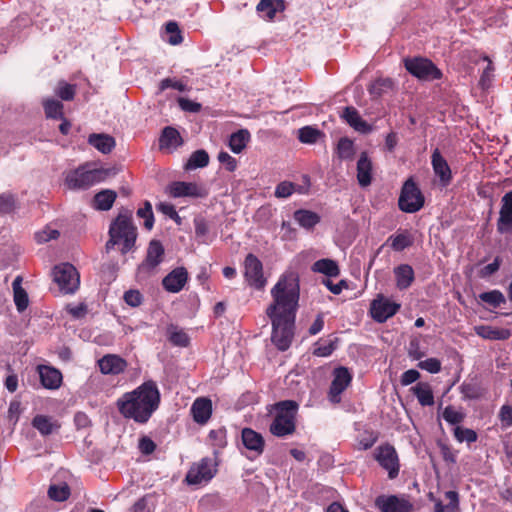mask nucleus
I'll list each match as a JSON object with an SVG mask.
<instances>
[{
    "label": "nucleus",
    "mask_w": 512,
    "mask_h": 512,
    "mask_svg": "<svg viewBox=\"0 0 512 512\" xmlns=\"http://www.w3.org/2000/svg\"><path fill=\"white\" fill-rule=\"evenodd\" d=\"M169 340L177 346L185 347L189 343L188 335L180 328L170 325L167 329Z\"/></svg>",
    "instance_id": "c03bdc74"
},
{
    "label": "nucleus",
    "mask_w": 512,
    "mask_h": 512,
    "mask_svg": "<svg viewBox=\"0 0 512 512\" xmlns=\"http://www.w3.org/2000/svg\"><path fill=\"white\" fill-rule=\"evenodd\" d=\"M411 390L422 406H431L434 404L433 392L428 383L420 382L412 387Z\"/></svg>",
    "instance_id": "f704fd0d"
},
{
    "label": "nucleus",
    "mask_w": 512,
    "mask_h": 512,
    "mask_svg": "<svg viewBox=\"0 0 512 512\" xmlns=\"http://www.w3.org/2000/svg\"><path fill=\"white\" fill-rule=\"evenodd\" d=\"M53 279L59 286V289L65 294L74 293L80 284L79 273L76 268L69 263H62L55 266Z\"/></svg>",
    "instance_id": "423d86ee"
},
{
    "label": "nucleus",
    "mask_w": 512,
    "mask_h": 512,
    "mask_svg": "<svg viewBox=\"0 0 512 512\" xmlns=\"http://www.w3.org/2000/svg\"><path fill=\"white\" fill-rule=\"evenodd\" d=\"M142 300V294L138 290H129L124 294V301L131 307L139 306Z\"/></svg>",
    "instance_id": "13d9d810"
},
{
    "label": "nucleus",
    "mask_w": 512,
    "mask_h": 512,
    "mask_svg": "<svg viewBox=\"0 0 512 512\" xmlns=\"http://www.w3.org/2000/svg\"><path fill=\"white\" fill-rule=\"evenodd\" d=\"M399 309L400 304L378 295L370 305V314L375 321L383 323L394 316Z\"/></svg>",
    "instance_id": "9b49d317"
},
{
    "label": "nucleus",
    "mask_w": 512,
    "mask_h": 512,
    "mask_svg": "<svg viewBox=\"0 0 512 512\" xmlns=\"http://www.w3.org/2000/svg\"><path fill=\"white\" fill-rule=\"evenodd\" d=\"M241 439L244 447L254 456L263 453L265 441L262 435L251 428H244L241 432Z\"/></svg>",
    "instance_id": "6ab92c4d"
},
{
    "label": "nucleus",
    "mask_w": 512,
    "mask_h": 512,
    "mask_svg": "<svg viewBox=\"0 0 512 512\" xmlns=\"http://www.w3.org/2000/svg\"><path fill=\"white\" fill-rule=\"evenodd\" d=\"M88 143L103 154L110 153L115 147V139L104 133H93L89 135Z\"/></svg>",
    "instance_id": "cd10ccee"
},
{
    "label": "nucleus",
    "mask_w": 512,
    "mask_h": 512,
    "mask_svg": "<svg viewBox=\"0 0 512 512\" xmlns=\"http://www.w3.org/2000/svg\"><path fill=\"white\" fill-rule=\"evenodd\" d=\"M116 171L111 168L95 167L92 164H85L68 172L65 184L70 189H87L95 184L105 181L114 176Z\"/></svg>",
    "instance_id": "20e7f679"
},
{
    "label": "nucleus",
    "mask_w": 512,
    "mask_h": 512,
    "mask_svg": "<svg viewBox=\"0 0 512 512\" xmlns=\"http://www.w3.org/2000/svg\"><path fill=\"white\" fill-rule=\"evenodd\" d=\"M245 278L250 286L261 289L265 285L263 268L260 260L253 254H248L244 261Z\"/></svg>",
    "instance_id": "f8f14e48"
},
{
    "label": "nucleus",
    "mask_w": 512,
    "mask_h": 512,
    "mask_svg": "<svg viewBox=\"0 0 512 512\" xmlns=\"http://www.w3.org/2000/svg\"><path fill=\"white\" fill-rule=\"evenodd\" d=\"M43 107L47 118H63V104L60 101L52 98H45L43 100Z\"/></svg>",
    "instance_id": "ea45409f"
},
{
    "label": "nucleus",
    "mask_w": 512,
    "mask_h": 512,
    "mask_svg": "<svg viewBox=\"0 0 512 512\" xmlns=\"http://www.w3.org/2000/svg\"><path fill=\"white\" fill-rule=\"evenodd\" d=\"M375 506L381 512H411L412 505L405 498L395 495H381L375 500Z\"/></svg>",
    "instance_id": "ddd939ff"
},
{
    "label": "nucleus",
    "mask_w": 512,
    "mask_h": 512,
    "mask_svg": "<svg viewBox=\"0 0 512 512\" xmlns=\"http://www.w3.org/2000/svg\"><path fill=\"white\" fill-rule=\"evenodd\" d=\"M160 88H161V90H165L167 88H174V89H177L179 91H184L185 90V85L182 82H180V81H176V80H172V79L166 78V79L161 81Z\"/></svg>",
    "instance_id": "338daca9"
},
{
    "label": "nucleus",
    "mask_w": 512,
    "mask_h": 512,
    "mask_svg": "<svg viewBox=\"0 0 512 512\" xmlns=\"http://www.w3.org/2000/svg\"><path fill=\"white\" fill-rule=\"evenodd\" d=\"M474 332L485 340L504 341L511 337L512 333L509 329L494 327L491 325L474 326Z\"/></svg>",
    "instance_id": "412c9836"
},
{
    "label": "nucleus",
    "mask_w": 512,
    "mask_h": 512,
    "mask_svg": "<svg viewBox=\"0 0 512 512\" xmlns=\"http://www.w3.org/2000/svg\"><path fill=\"white\" fill-rule=\"evenodd\" d=\"M164 248L163 245L153 240L149 243L145 260L138 267V276L146 277L156 272L157 267L163 261Z\"/></svg>",
    "instance_id": "9d476101"
},
{
    "label": "nucleus",
    "mask_w": 512,
    "mask_h": 512,
    "mask_svg": "<svg viewBox=\"0 0 512 512\" xmlns=\"http://www.w3.org/2000/svg\"><path fill=\"white\" fill-rule=\"evenodd\" d=\"M216 465L210 458H204L189 469L186 480L189 484L200 485L210 481L216 474Z\"/></svg>",
    "instance_id": "1a4fd4ad"
},
{
    "label": "nucleus",
    "mask_w": 512,
    "mask_h": 512,
    "mask_svg": "<svg viewBox=\"0 0 512 512\" xmlns=\"http://www.w3.org/2000/svg\"><path fill=\"white\" fill-rule=\"evenodd\" d=\"M376 459L379 464L388 471L390 478H394L398 475V456L392 446L386 445L379 447L376 451Z\"/></svg>",
    "instance_id": "4468645a"
},
{
    "label": "nucleus",
    "mask_w": 512,
    "mask_h": 512,
    "mask_svg": "<svg viewBox=\"0 0 512 512\" xmlns=\"http://www.w3.org/2000/svg\"><path fill=\"white\" fill-rule=\"evenodd\" d=\"M32 425L43 436L57 432L60 427L56 420L46 415H36L33 418Z\"/></svg>",
    "instance_id": "c85d7f7f"
},
{
    "label": "nucleus",
    "mask_w": 512,
    "mask_h": 512,
    "mask_svg": "<svg viewBox=\"0 0 512 512\" xmlns=\"http://www.w3.org/2000/svg\"><path fill=\"white\" fill-rule=\"evenodd\" d=\"M335 347L331 341L318 342L315 345L313 354L318 357H327L331 355Z\"/></svg>",
    "instance_id": "5fc2aeb1"
},
{
    "label": "nucleus",
    "mask_w": 512,
    "mask_h": 512,
    "mask_svg": "<svg viewBox=\"0 0 512 512\" xmlns=\"http://www.w3.org/2000/svg\"><path fill=\"white\" fill-rule=\"evenodd\" d=\"M499 418L504 427L512 426V407L510 405H503L499 411Z\"/></svg>",
    "instance_id": "052dcab7"
},
{
    "label": "nucleus",
    "mask_w": 512,
    "mask_h": 512,
    "mask_svg": "<svg viewBox=\"0 0 512 512\" xmlns=\"http://www.w3.org/2000/svg\"><path fill=\"white\" fill-rule=\"evenodd\" d=\"M342 118L360 133H369L372 130L371 126L362 119L354 107H346L342 113Z\"/></svg>",
    "instance_id": "a878e982"
},
{
    "label": "nucleus",
    "mask_w": 512,
    "mask_h": 512,
    "mask_svg": "<svg viewBox=\"0 0 512 512\" xmlns=\"http://www.w3.org/2000/svg\"><path fill=\"white\" fill-rule=\"evenodd\" d=\"M156 448L155 443L148 437L139 440V449L143 454H151Z\"/></svg>",
    "instance_id": "69168bd1"
},
{
    "label": "nucleus",
    "mask_w": 512,
    "mask_h": 512,
    "mask_svg": "<svg viewBox=\"0 0 512 512\" xmlns=\"http://www.w3.org/2000/svg\"><path fill=\"white\" fill-rule=\"evenodd\" d=\"M386 244L394 251H403L413 244V237L408 231H401L391 235Z\"/></svg>",
    "instance_id": "473e14b6"
},
{
    "label": "nucleus",
    "mask_w": 512,
    "mask_h": 512,
    "mask_svg": "<svg viewBox=\"0 0 512 512\" xmlns=\"http://www.w3.org/2000/svg\"><path fill=\"white\" fill-rule=\"evenodd\" d=\"M178 104L181 107V109L184 111L198 112L201 109V105L199 103L191 101L186 98H179Z\"/></svg>",
    "instance_id": "0e129e2a"
},
{
    "label": "nucleus",
    "mask_w": 512,
    "mask_h": 512,
    "mask_svg": "<svg viewBox=\"0 0 512 512\" xmlns=\"http://www.w3.org/2000/svg\"><path fill=\"white\" fill-rule=\"evenodd\" d=\"M191 413L195 422L205 424L212 414V402L208 398H197L191 407Z\"/></svg>",
    "instance_id": "393cba45"
},
{
    "label": "nucleus",
    "mask_w": 512,
    "mask_h": 512,
    "mask_svg": "<svg viewBox=\"0 0 512 512\" xmlns=\"http://www.w3.org/2000/svg\"><path fill=\"white\" fill-rule=\"evenodd\" d=\"M484 61H487V66L481 75L479 84L483 89H486L490 85L494 68H493L491 61L487 57L484 58Z\"/></svg>",
    "instance_id": "4d7b16f0"
},
{
    "label": "nucleus",
    "mask_w": 512,
    "mask_h": 512,
    "mask_svg": "<svg viewBox=\"0 0 512 512\" xmlns=\"http://www.w3.org/2000/svg\"><path fill=\"white\" fill-rule=\"evenodd\" d=\"M160 404V392L156 383L146 381L117 400L120 414L137 423H146Z\"/></svg>",
    "instance_id": "f03ea898"
},
{
    "label": "nucleus",
    "mask_w": 512,
    "mask_h": 512,
    "mask_svg": "<svg viewBox=\"0 0 512 512\" xmlns=\"http://www.w3.org/2000/svg\"><path fill=\"white\" fill-rule=\"evenodd\" d=\"M41 384L47 389H58L62 383V374L59 370L45 365L38 366Z\"/></svg>",
    "instance_id": "b1692460"
},
{
    "label": "nucleus",
    "mask_w": 512,
    "mask_h": 512,
    "mask_svg": "<svg viewBox=\"0 0 512 512\" xmlns=\"http://www.w3.org/2000/svg\"><path fill=\"white\" fill-rule=\"evenodd\" d=\"M117 194L115 191L105 189L98 192L93 199V207L97 210L107 211L112 208Z\"/></svg>",
    "instance_id": "2f4dec72"
},
{
    "label": "nucleus",
    "mask_w": 512,
    "mask_h": 512,
    "mask_svg": "<svg viewBox=\"0 0 512 512\" xmlns=\"http://www.w3.org/2000/svg\"><path fill=\"white\" fill-rule=\"evenodd\" d=\"M48 495L52 500L65 501L70 496V488L66 483L53 484L48 489Z\"/></svg>",
    "instance_id": "a18cd8bd"
},
{
    "label": "nucleus",
    "mask_w": 512,
    "mask_h": 512,
    "mask_svg": "<svg viewBox=\"0 0 512 512\" xmlns=\"http://www.w3.org/2000/svg\"><path fill=\"white\" fill-rule=\"evenodd\" d=\"M297 408V403L290 400L279 402L276 405V416L270 426L273 435L284 437L294 432Z\"/></svg>",
    "instance_id": "39448f33"
},
{
    "label": "nucleus",
    "mask_w": 512,
    "mask_h": 512,
    "mask_svg": "<svg viewBox=\"0 0 512 512\" xmlns=\"http://www.w3.org/2000/svg\"><path fill=\"white\" fill-rule=\"evenodd\" d=\"M396 285L399 289H407L414 281V270L408 264L399 265L394 269Z\"/></svg>",
    "instance_id": "7c9ffc66"
},
{
    "label": "nucleus",
    "mask_w": 512,
    "mask_h": 512,
    "mask_svg": "<svg viewBox=\"0 0 512 512\" xmlns=\"http://www.w3.org/2000/svg\"><path fill=\"white\" fill-rule=\"evenodd\" d=\"M272 301L266 315L272 326L271 341L281 351L287 350L295 335V320L299 306L300 287L298 276L284 273L271 289Z\"/></svg>",
    "instance_id": "f257e3e1"
},
{
    "label": "nucleus",
    "mask_w": 512,
    "mask_h": 512,
    "mask_svg": "<svg viewBox=\"0 0 512 512\" xmlns=\"http://www.w3.org/2000/svg\"><path fill=\"white\" fill-rule=\"evenodd\" d=\"M295 191V184L289 181L279 183L275 188V196L277 198H288Z\"/></svg>",
    "instance_id": "864d4df0"
},
{
    "label": "nucleus",
    "mask_w": 512,
    "mask_h": 512,
    "mask_svg": "<svg viewBox=\"0 0 512 512\" xmlns=\"http://www.w3.org/2000/svg\"><path fill=\"white\" fill-rule=\"evenodd\" d=\"M418 367L429 373H438L441 370V362L437 358H428L418 363Z\"/></svg>",
    "instance_id": "6e6d98bb"
},
{
    "label": "nucleus",
    "mask_w": 512,
    "mask_h": 512,
    "mask_svg": "<svg viewBox=\"0 0 512 512\" xmlns=\"http://www.w3.org/2000/svg\"><path fill=\"white\" fill-rule=\"evenodd\" d=\"M109 240L106 250L117 246L121 253L130 251L136 241L137 230L132 222V213L128 210L121 211L109 228Z\"/></svg>",
    "instance_id": "7ed1b4c3"
},
{
    "label": "nucleus",
    "mask_w": 512,
    "mask_h": 512,
    "mask_svg": "<svg viewBox=\"0 0 512 512\" xmlns=\"http://www.w3.org/2000/svg\"><path fill=\"white\" fill-rule=\"evenodd\" d=\"M432 167L435 175L439 178L442 186H447L452 179L451 169L438 149L434 150L431 156Z\"/></svg>",
    "instance_id": "aec40b11"
},
{
    "label": "nucleus",
    "mask_w": 512,
    "mask_h": 512,
    "mask_svg": "<svg viewBox=\"0 0 512 512\" xmlns=\"http://www.w3.org/2000/svg\"><path fill=\"white\" fill-rule=\"evenodd\" d=\"M454 436L460 443L467 442L470 444L477 440V433L474 430L460 426L455 427Z\"/></svg>",
    "instance_id": "09e8293b"
},
{
    "label": "nucleus",
    "mask_w": 512,
    "mask_h": 512,
    "mask_svg": "<svg viewBox=\"0 0 512 512\" xmlns=\"http://www.w3.org/2000/svg\"><path fill=\"white\" fill-rule=\"evenodd\" d=\"M55 94L64 101H70L74 98L75 86L64 81H60L55 88Z\"/></svg>",
    "instance_id": "8fccbe9b"
},
{
    "label": "nucleus",
    "mask_w": 512,
    "mask_h": 512,
    "mask_svg": "<svg viewBox=\"0 0 512 512\" xmlns=\"http://www.w3.org/2000/svg\"><path fill=\"white\" fill-rule=\"evenodd\" d=\"M188 281V272L184 267L172 270L162 280L164 289L170 293L180 292Z\"/></svg>",
    "instance_id": "a211bd4d"
},
{
    "label": "nucleus",
    "mask_w": 512,
    "mask_h": 512,
    "mask_svg": "<svg viewBox=\"0 0 512 512\" xmlns=\"http://www.w3.org/2000/svg\"><path fill=\"white\" fill-rule=\"evenodd\" d=\"M423 205L424 197L421 191L411 179L407 180L399 197L400 209L406 213H414L419 211Z\"/></svg>",
    "instance_id": "0eeeda50"
},
{
    "label": "nucleus",
    "mask_w": 512,
    "mask_h": 512,
    "mask_svg": "<svg viewBox=\"0 0 512 512\" xmlns=\"http://www.w3.org/2000/svg\"><path fill=\"white\" fill-rule=\"evenodd\" d=\"M405 67L409 73L420 80L431 81L441 77L440 70L426 58L406 59Z\"/></svg>",
    "instance_id": "6e6552de"
},
{
    "label": "nucleus",
    "mask_w": 512,
    "mask_h": 512,
    "mask_svg": "<svg viewBox=\"0 0 512 512\" xmlns=\"http://www.w3.org/2000/svg\"><path fill=\"white\" fill-rule=\"evenodd\" d=\"M209 163V155L205 150H197L193 152L185 164L186 170H193L196 168H202L207 166Z\"/></svg>",
    "instance_id": "79ce46f5"
},
{
    "label": "nucleus",
    "mask_w": 512,
    "mask_h": 512,
    "mask_svg": "<svg viewBox=\"0 0 512 512\" xmlns=\"http://www.w3.org/2000/svg\"><path fill=\"white\" fill-rule=\"evenodd\" d=\"M356 149L352 140L347 137L340 138L336 149L335 154L340 160H352L355 156Z\"/></svg>",
    "instance_id": "c9c22d12"
},
{
    "label": "nucleus",
    "mask_w": 512,
    "mask_h": 512,
    "mask_svg": "<svg viewBox=\"0 0 512 512\" xmlns=\"http://www.w3.org/2000/svg\"><path fill=\"white\" fill-rule=\"evenodd\" d=\"M312 270L330 277L337 276L339 274L337 264L330 259H321L316 261L312 266Z\"/></svg>",
    "instance_id": "a19ab883"
},
{
    "label": "nucleus",
    "mask_w": 512,
    "mask_h": 512,
    "mask_svg": "<svg viewBox=\"0 0 512 512\" xmlns=\"http://www.w3.org/2000/svg\"><path fill=\"white\" fill-rule=\"evenodd\" d=\"M169 192L173 197L203 198L208 195V191L204 186L194 182H174L170 185Z\"/></svg>",
    "instance_id": "2eb2a0df"
},
{
    "label": "nucleus",
    "mask_w": 512,
    "mask_h": 512,
    "mask_svg": "<svg viewBox=\"0 0 512 512\" xmlns=\"http://www.w3.org/2000/svg\"><path fill=\"white\" fill-rule=\"evenodd\" d=\"M442 417L449 424L456 425L464 420L465 414L462 410L447 406L442 413Z\"/></svg>",
    "instance_id": "de8ad7c7"
},
{
    "label": "nucleus",
    "mask_w": 512,
    "mask_h": 512,
    "mask_svg": "<svg viewBox=\"0 0 512 512\" xmlns=\"http://www.w3.org/2000/svg\"><path fill=\"white\" fill-rule=\"evenodd\" d=\"M497 229L502 234L512 232V191L501 199Z\"/></svg>",
    "instance_id": "f3484780"
},
{
    "label": "nucleus",
    "mask_w": 512,
    "mask_h": 512,
    "mask_svg": "<svg viewBox=\"0 0 512 512\" xmlns=\"http://www.w3.org/2000/svg\"><path fill=\"white\" fill-rule=\"evenodd\" d=\"M158 210L161 211L163 214L169 216L172 219H179V216L174 208V206L170 203H160L158 205Z\"/></svg>",
    "instance_id": "774afa93"
},
{
    "label": "nucleus",
    "mask_w": 512,
    "mask_h": 512,
    "mask_svg": "<svg viewBox=\"0 0 512 512\" xmlns=\"http://www.w3.org/2000/svg\"><path fill=\"white\" fill-rule=\"evenodd\" d=\"M137 215H138V217L143 218L145 220L144 221L145 228H147L148 230H151L153 228L154 216H153L152 206H151L150 202L146 201L144 203V206L138 209Z\"/></svg>",
    "instance_id": "3c124183"
},
{
    "label": "nucleus",
    "mask_w": 512,
    "mask_h": 512,
    "mask_svg": "<svg viewBox=\"0 0 512 512\" xmlns=\"http://www.w3.org/2000/svg\"><path fill=\"white\" fill-rule=\"evenodd\" d=\"M218 160L220 163L226 165V168L229 171H234L237 167V161L235 158H233L229 153L227 152H220L218 154Z\"/></svg>",
    "instance_id": "680f3d73"
},
{
    "label": "nucleus",
    "mask_w": 512,
    "mask_h": 512,
    "mask_svg": "<svg viewBox=\"0 0 512 512\" xmlns=\"http://www.w3.org/2000/svg\"><path fill=\"white\" fill-rule=\"evenodd\" d=\"M183 141L179 134V132L173 127H166L162 131V135L159 140V146L161 149L174 150L180 145H182Z\"/></svg>",
    "instance_id": "c756f323"
},
{
    "label": "nucleus",
    "mask_w": 512,
    "mask_h": 512,
    "mask_svg": "<svg viewBox=\"0 0 512 512\" xmlns=\"http://www.w3.org/2000/svg\"><path fill=\"white\" fill-rule=\"evenodd\" d=\"M250 134L247 130L233 133L229 139V147L234 153H240L247 145Z\"/></svg>",
    "instance_id": "58836bf2"
},
{
    "label": "nucleus",
    "mask_w": 512,
    "mask_h": 512,
    "mask_svg": "<svg viewBox=\"0 0 512 512\" xmlns=\"http://www.w3.org/2000/svg\"><path fill=\"white\" fill-rule=\"evenodd\" d=\"M373 165L367 152H362L357 161V181L361 187H367L372 182Z\"/></svg>",
    "instance_id": "4be33fe9"
},
{
    "label": "nucleus",
    "mask_w": 512,
    "mask_h": 512,
    "mask_svg": "<svg viewBox=\"0 0 512 512\" xmlns=\"http://www.w3.org/2000/svg\"><path fill=\"white\" fill-rule=\"evenodd\" d=\"M60 236V232L51 225L45 226L43 229L35 233V240L37 243L42 244L55 240Z\"/></svg>",
    "instance_id": "49530a36"
},
{
    "label": "nucleus",
    "mask_w": 512,
    "mask_h": 512,
    "mask_svg": "<svg viewBox=\"0 0 512 512\" xmlns=\"http://www.w3.org/2000/svg\"><path fill=\"white\" fill-rule=\"evenodd\" d=\"M283 0H261L257 5L260 16L267 20H273L278 12L284 10Z\"/></svg>",
    "instance_id": "bb28decb"
},
{
    "label": "nucleus",
    "mask_w": 512,
    "mask_h": 512,
    "mask_svg": "<svg viewBox=\"0 0 512 512\" xmlns=\"http://www.w3.org/2000/svg\"><path fill=\"white\" fill-rule=\"evenodd\" d=\"M478 299L489 307L498 308L506 302L504 294L499 290L480 293Z\"/></svg>",
    "instance_id": "4c0bfd02"
},
{
    "label": "nucleus",
    "mask_w": 512,
    "mask_h": 512,
    "mask_svg": "<svg viewBox=\"0 0 512 512\" xmlns=\"http://www.w3.org/2000/svg\"><path fill=\"white\" fill-rule=\"evenodd\" d=\"M420 378V373L415 369L405 371L401 376V384L408 386Z\"/></svg>",
    "instance_id": "e2e57ef3"
},
{
    "label": "nucleus",
    "mask_w": 512,
    "mask_h": 512,
    "mask_svg": "<svg viewBox=\"0 0 512 512\" xmlns=\"http://www.w3.org/2000/svg\"><path fill=\"white\" fill-rule=\"evenodd\" d=\"M126 361L114 354H108L98 360V366L103 374L116 375L126 368Z\"/></svg>",
    "instance_id": "5701e85b"
},
{
    "label": "nucleus",
    "mask_w": 512,
    "mask_h": 512,
    "mask_svg": "<svg viewBox=\"0 0 512 512\" xmlns=\"http://www.w3.org/2000/svg\"><path fill=\"white\" fill-rule=\"evenodd\" d=\"M294 219L301 227L305 229L313 228L320 221V217L317 213L304 209L295 211Z\"/></svg>",
    "instance_id": "e433bc0d"
},
{
    "label": "nucleus",
    "mask_w": 512,
    "mask_h": 512,
    "mask_svg": "<svg viewBox=\"0 0 512 512\" xmlns=\"http://www.w3.org/2000/svg\"><path fill=\"white\" fill-rule=\"evenodd\" d=\"M12 288H13L14 302L17 307V310L22 312L28 307L29 299H28V295H27L26 291L22 287V277L21 276H17L14 279V281L12 283Z\"/></svg>",
    "instance_id": "72a5a7b5"
},
{
    "label": "nucleus",
    "mask_w": 512,
    "mask_h": 512,
    "mask_svg": "<svg viewBox=\"0 0 512 512\" xmlns=\"http://www.w3.org/2000/svg\"><path fill=\"white\" fill-rule=\"evenodd\" d=\"M15 199L10 194L0 195V212L7 213L15 208Z\"/></svg>",
    "instance_id": "bf43d9fd"
},
{
    "label": "nucleus",
    "mask_w": 512,
    "mask_h": 512,
    "mask_svg": "<svg viewBox=\"0 0 512 512\" xmlns=\"http://www.w3.org/2000/svg\"><path fill=\"white\" fill-rule=\"evenodd\" d=\"M321 136L320 130L312 126H305L298 130V139L304 144H314Z\"/></svg>",
    "instance_id": "37998d69"
},
{
    "label": "nucleus",
    "mask_w": 512,
    "mask_h": 512,
    "mask_svg": "<svg viewBox=\"0 0 512 512\" xmlns=\"http://www.w3.org/2000/svg\"><path fill=\"white\" fill-rule=\"evenodd\" d=\"M166 32L169 34L168 42L171 45H178L182 42L180 29L176 22H169L166 24Z\"/></svg>",
    "instance_id": "603ef678"
},
{
    "label": "nucleus",
    "mask_w": 512,
    "mask_h": 512,
    "mask_svg": "<svg viewBox=\"0 0 512 512\" xmlns=\"http://www.w3.org/2000/svg\"><path fill=\"white\" fill-rule=\"evenodd\" d=\"M351 379V374L347 368L339 367L334 370V379L329 390V399L331 402H340V395L348 387Z\"/></svg>",
    "instance_id": "dca6fc26"
}]
</instances>
